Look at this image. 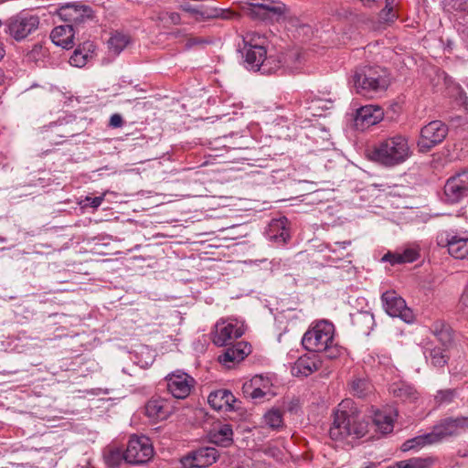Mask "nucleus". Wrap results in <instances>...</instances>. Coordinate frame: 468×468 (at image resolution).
I'll return each instance as SVG.
<instances>
[{
    "label": "nucleus",
    "mask_w": 468,
    "mask_h": 468,
    "mask_svg": "<svg viewBox=\"0 0 468 468\" xmlns=\"http://www.w3.org/2000/svg\"><path fill=\"white\" fill-rule=\"evenodd\" d=\"M214 16H216V15L212 11L207 9H197V11H195L194 19L197 21H202Z\"/></svg>",
    "instance_id": "c03bdc74"
},
{
    "label": "nucleus",
    "mask_w": 468,
    "mask_h": 468,
    "mask_svg": "<svg viewBox=\"0 0 468 468\" xmlns=\"http://www.w3.org/2000/svg\"><path fill=\"white\" fill-rule=\"evenodd\" d=\"M167 389L176 399H184L187 398L195 386V379L182 370H176L165 378Z\"/></svg>",
    "instance_id": "f8f14e48"
},
{
    "label": "nucleus",
    "mask_w": 468,
    "mask_h": 468,
    "mask_svg": "<svg viewBox=\"0 0 468 468\" xmlns=\"http://www.w3.org/2000/svg\"><path fill=\"white\" fill-rule=\"evenodd\" d=\"M52 42L63 48H71L74 45V28L72 25H62L56 27L50 34Z\"/></svg>",
    "instance_id": "393cba45"
},
{
    "label": "nucleus",
    "mask_w": 468,
    "mask_h": 468,
    "mask_svg": "<svg viewBox=\"0 0 468 468\" xmlns=\"http://www.w3.org/2000/svg\"><path fill=\"white\" fill-rule=\"evenodd\" d=\"M371 390L370 383L365 378H356L351 382V391L355 396L363 398Z\"/></svg>",
    "instance_id": "ea45409f"
},
{
    "label": "nucleus",
    "mask_w": 468,
    "mask_h": 468,
    "mask_svg": "<svg viewBox=\"0 0 468 468\" xmlns=\"http://www.w3.org/2000/svg\"><path fill=\"white\" fill-rule=\"evenodd\" d=\"M219 457L214 447H200L183 456L180 463L184 468H205L215 463Z\"/></svg>",
    "instance_id": "9b49d317"
},
{
    "label": "nucleus",
    "mask_w": 468,
    "mask_h": 468,
    "mask_svg": "<svg viewBox=\"0 0 468 468\" xmlns=\"http://www.w3.org/2000/svg\"><path fill=\"white\" fill-rule=\"evenodd\" d=\"M131 38L128 35L115 31L108 40V48L114 55H119L130 43Z\"/></svg>",
    "instance_id": "c9c22d12"
},
{
    "label": "nucleus",
    "mask_w": 468,
    "mask_h": 468,
    "mask_svg": "<svg viewBox=\"0 0 468 468\" xmlns=\"http://www.w3.org/2000/svg\"><path fill=\"white\" fill-rule=\"evenodd\" d=\"M110 125L114 128L121 127L122 125V116L117 113L112 115L110 119Z\"/></svg>",
    "instance_id": "49530a36"
},
{
    "label": "nucleus",
    "mask_w": 468,
    "mask_h": 468,
    "mask_svg": "<svg viewBox=\"0 0 468 468\" xmlns=\"http://www.w3.org/2000/svg\"><path fill=\"white\" fill-rule=\"evenodd\" d=\"M449 254L458 260H468V234H449L446 239Z\"/></svg>",
    "instance_id": "aec40b11"
},
{
    "label": "nucleus",
    "mask_w": 468,
    "mask_h": 468,
    "mask_svg": "<svg viewBox=\"0 0 468 468\" xmlns=\"http://www.w3.org/2000/svg\"><path fill=\"white\" fill-rule=\"evenodd\" d=\"M250 353V346L245 342H239L232 347H229L218 356V361L230 367V363L242 361Z\"/></svg>",
    "instance_id": "b1692460"
},
{
    "label": "nucleus",
    "mask_w": 468,
    "mask_h": 468,
    "mask_svg": "<svg viewBox=\"0 0 468 468\" xmlns=\"http://www.w3.org/2000/svg\"><path fill=\"white\" fill-rule=\"evenodd\" d=\"M254 7L259 10L266 11L273 16H283L285 15L287 8L286 5L281 2L273 0H266L253 5Z\"/></svg>",
    "instance_id": "e433bc0d"
},
{
    "label": "nucleus",
    "mask_w": 468,
    "mask_h": 468,
    "mask_svg": "<svg viewBox=\"0 0 468 468\" xmlns=\"http://www.w3.org/2000/svg\"><path fill=\"white\" fill-rule=\"evenodd\" d=\"M191 16L192 17L194 18V16H195V11H197V8H192V7H189V8H186V9Z\"/></svg>",
    "instance_id": "864d4df0"
},
{
    "label": "nucleus",
    "mask_w": 468,
    "mask_h": 468,
    "mask_svg": "<svg viewBox=\"0 0 468 468\" xmlns=\"http://www.w3.org/2000/svg\"><path fill=\"white\" fill-rule=\"evenodd\" d=\"M352 322L357 330L364 335H369L375 325L373 314L367 311L357 312L352 314Z\"/></svg>",
    "instance_id": "2f4dec72"
},
{
    "label": "nucleus",
    "mask_w": 468,
    "mask_h": 468,
    "mask_svg": "<svg viewBox=\"0 0 468 468\" xmlns=\"http://www.w3.org/2000/svg\"><path fill=\"white\" fill-rule=\"evenodd\" d=\"M207 43H208V41H207V40H205L203 38L193 37V38L188 39V41L186 43V46H187V48H191V47L196 46V45L207 44Z\"/></svg>",
    "instance_id": "de8ad7c7"
},
{
    "label": "nucleus",
    "mask_w": 468,
    "mask_h": 468,
    "mask_svg": "<svg viewBox=\"0 0 468 468\" xmlns=\"http://www.w3.org/2000/svg\"><path fill=\"white\" fill-rule=\"evenodd\" d=\"M381 302L386 313L392 317H399L407 324L414 321V314L406 304L405 300L395 291H387L381 295Z\"/></svg>",
    "instance_id": "9d476101"
},
{
    "label": "nucleus",
    "mask_w": 468,
    "mask_h": 468,
    "mask_svg": "<svg viewBox=\"0 0 468 468\" xmlns=\"http://www.w3.org/2000/svg\"><path fill=\"white\" fill-rule=\"evenodd\" d=\"M411 154L409 138L402 134H395L377 144L369 157L384 166L394 167L406 162Z\"/></svg>",
    "instance_id": "f03ea898"
},
{
    "label": "nucleus",
    "mask_w": 468,
    "mask_h": 468,
    "mask_svg": "<svg viewBox=\"0 0 468 468\" xmlns=\"http://www.w3.org/2000/svg\"><path fill=\"white\" fill-rule=\"evenodd\" d=\"M171 412L172 407L169 401L160 397L152 398L145 405V414L154 421L167 419Z\"/></svg>",
    "instance_id": "6ab92c4d"
},
{
    "label": "nucleus",
    "mask_w": 468,
    "mask_h": 468,
    "mask_svg": "<svg viewBox=\"0 0 468 468\" xmlns=\"http://www.w3.org/2000/svg\"><path fill=\"white\" fill-rule=\"evenodd\" d=\"M104 197L105 194H102L101 196L95 197H86L84 200L85 203L83 204V206L97 208L101 205L102 201L104 200Z\"/></svg>",
    "instance_id": "37998d69"
},
{
    "label": "nucleus",
    "mask_w": 468,
    "mask_h": 468,
    "mask_svg": "<svg viewBox=\"0 0 468 468\" xmlns=\"http://www.w3.org/2000/svg\"><path fill=\"white\" fill-rule=\"evenodd\" d=\"M460 7L461 9L468 12V0H463L462 3L460 4Z\"/></svg>",
    "instance_id": "8fccbe9b"
},
{
    "label": "nucleus",
    "mask_w": 468,
    "mask_h": 468,
    "mask_svg": "<svg viewBox=\"0 0 468 468\" xmlns=\"http://www.w3.org/2000/svg\"><path fill=\"white\" fill-rule=\"evenodd\" d=\"M286 224L287 218L284 217L272 219L266 231L268 239L278 244H284L289 239V231L286 228Z\"/></svg>",
    "instance_id": "a878e982"
},
{
    "label": "nucleus",
    "mask_w": 468,
    "mask_h": 468,
    "mask_svg": "<svg viewBox=\"0 0 468 468\" xmlns=\"http://www.w3.org/2000/svg\"><path fill=\"white\" fill-rule=\"evenodd\" d=\"M435 442H438V439L436 437L434 430H432L431 432L418 435L414 438L407 440L402 443L401 450L403 452L417 450L422 448L423 446L430 445Z\"/></svg>",
    "instance_id": "cd10ccee"
},
{
    "label": "nucleus",
    "mask_w": 468,
    "mask_h": 468,
    "mask_svg": "<svg viewBox=\"0 0 468 468\" xmlns=\"http://www.w3.org/2000/svg\"><path fill=\"white\" fill-rule=\"evenodd\" d=\"M243 392L253 399H261L271 393V382L261 375L254 376L243 385Z\"/></svg>",
    "instance_id": "a211bd4d"
},
{
    "label": "nucleus",
    "mask_w": 468,
    "mask_h": 468,
    "mask_svg": "<svg viewBox=\"0 0 468 468\" xmlns=\"http://www.w3.org/2000/svg\"><path fill=\"white\" fill-rule=\"evenodd\" d=\"M458 31L463 38L468 40V16L463 17V21L459 22Z\"/></svg>",
    "instance_id": "a18cd8bd"
},
{
    "label": "nucleus",
    "mask_w": 468,
    "mask_h": 468,
    "mask_svg": "<svg viewBox=\"0 0 468 468\" xmlns=\"http://www.w3.org/2000/svg\"><path fill=\"white\" fill-rule=\"evenodd\" d=\"M321 366V361L316 356H300L292 367V374L295 377H308L317 371Z\"/></svg>",
    "instance_id": "5701e85b"
},
{
    "label": "nucleus",
    "mask_w": 468,
    "mask_h": 468,
    "mask_svg": "<svg viewBox=\"0 0 468 468\" xmlns=\"http://www.w3.org/2000/svg\"><path fill=\"white\" fill-rule=\"evenodd\" d=\"M445 200L458 203L468 196V170H463L451 176L444 186Z\"/></svg>",
    "instance_id": "ddd939ff"
},
{
    "label": "nucleus",
    "mask_w": 468,
    "mask_h": 468,
    "mask_svg": "<svg viewBox=\"0 0 468 468\" xmlns=\"http://www.w3.org/2000/svg\"><path fill=\"white\" fill-rule=\"evenodd\" d=\"M4 80H5L4 70L2 69H0V85L3 84Z\"/></svg>",
    "instance_id": "6e6d98bb"
},
{
    "label": "nucleus",
    "mask_w": 468,
    "mask_h": 468,
    "mask_svg": "<svg viewBox=\"0 0 468 468\" xmlns=\"http://www.w3.org/2000/svg\"><path fill=\"white\" fill-rule=\"evenodd\" d=\"M379 16L384 22H393L397 18V15L393 10V4H386L385 8L380 12Z\"/></svg>",
    "instance_id": "79ce46f5"
},
{
    "label": "nucleus",
    "mask_w": 468,
    "mask_h": 468,
    "mask_svg": "<svg viewBox=\"0 0 468 468\" xmlns=\"http://www.w3.org/2000/svg\"><path fill=\"white\" fill-rule=\"evenodd\" d=\"M207 401L216 410L230 411L235 409L234 403L237 400L229 390L218 389L209 394Z\"/></svg>",
    "instance_id": "4be33fe9"
},
{
    "label": "nucleus",
    "mask_w": 468,
    "mask_h": 468,
    "mask_svg": "<svg viewBox=\"0 0 468 468\" xmlns=\"http://www.w3.org/2000/svg\"><path fill=\"white\" fill-rule=\"evenodd\" d=\"M367 432V423L362 420L351 400H343L335 412L329 437L335 441L352 444Z\"/></svg>",
    "instance_id": "f257e3e1"
},
{
    "label": "nucleus",
    "mask_w": 468,
    "mask_h": 468,
    "mask_svg": "<svg viewBox=\"0 0 468 468\" xmlns=\"http://www.w3.org/2000/svg\"><path fill=\"white\" fill-rule=\"evenodd\" d=\"M106 464L111 468L118 467L122 462L126 463V451L119 448L110 449L104 455Z\"/></svg>",
    "instance_id": "58836bf2"
},
{
    "label": "nucleus",
    "mask_w": 468,
    "mask_h": 468,
    "mask_svg": "<svg viewBox=\"0 0 468 468\" xmlns=\"http://www.w3.org/2000/svg\"><path fill=\"white\" fill-rule=\"evenodd\" d=\"M243 42L247 68L261 70L264 74L272 73L275 58L267 57L265 38L256 32H250L244 36Z\"/></svg>",
    "instance_id": "39448f33"
},
{
    "label": "nucleus",
    "mask_w": 468,
    "mask_h": 468,
    "mask_svg": "<svg viewBox=\"0 0 468 468\" xmlns=\"http://www.w3.org/2000/svg\"><path fill=\"white\" fill-rule=\"evenodd\" d=\"M262 423L272 431H280L283 428V411L277 408L268 410L262 416Z\"/></svg>",
    "instance_id": "473e14b6"
},
{
    "label": "nucleus",
    "mask_w": 468,
    "mask_h": 468,
    "mask_svg": "<svg viewBox=\"0 0 468 468\" xmlns=\"http://www.w3.org/2000/svg\"><path fill=\"white\" fill-rule=\"evenodd\" d=\"M384 117V111L378 105L368 104L360 107L356 113L355 124L359 129H366L378 123Z\"/></svg>",
    "instance_id": "f3484780"
},
{
    "label": "nucleus",
    "mask_w": 468,
    "mask_h": 468,
    "mask_svg": "<svg viewBox=\"0 0 468 468\" xmlns=\"http://www.w3.org/2000/svg\"><path fill=\"white\" fill-rule=\"evenodd\" d=\"M93 49L94 46L91 42H85L82 48L75 49L69 58V64L77 68L84 67L92 57Z\"/></svg>",
    "instance_id": "c756f323"
},
{
    "label": "nucleus",
    "mask_w": 468,
    "mask_h": 468,
    "mask_svg": "<svg viewBox=\"0 0 468 468\" xmlns=\"http://www.w3.org/2000/svg\"><path fill=\"white\" fill-rule=\"evenodd\" d=\"M419 251L415 248H408L402 253L388 252L382 258L383 261H388L391 265L413 262L419 258Z\"/></svg>",
    "instance_id": "7c9ffc66"
},
{
    "label": "nucleus",
    "mask_w": 468,
    "mask_h": 468,
    "mask_svg": "<svg viewBox=\"0 0 468 468\" xmlns=\"http://www.w3.org/2000/svg\"><path fill=\"white\" fill-rule=\"evenodd\" d=\"M244 334V325L241 321L233 318L220 319L215 324L212 333V341L218 346L232 344Z\"/></svg>",
    "instance_id": "6e6552de"
},
{
    "label": "nucleus",
    "mask_w": 468,
    "mask_h": 468,
    "mask_svg": "<svg viewBox=\"0 0 468 468\" xmlns=\"http://www.w3.org/2000/svg\"><path fill=\"white\" fill-rule=\"evenodd\" d=\"M335 245L339 246L342 249H346L347 246L350 245V241L336 242Z\"/></svg>",
    "instance_id": "3c124183"
},
{
    "label": "nucleus",
    "mask_w": 468,
    "mask_h": 468,
    "mask_svg": "<svg viewBox=\"0 0 468 468\" xmlns=\"http://www.w3.org/2000/svg\"><path fill=\"white\" fill-rule=\"evenodd\" d=\"M366 5H370V4L375 3L377 0H360Z\"/></svg>",
    "instance_id": "4d7b16f0"
},
{
    "label": "nucleus",
    "mask_w": 468,
    "mask_h": 468,
    "mask_svg": "<svg viewBox=\"0 0 468 468\" xmlns=\"http://www.w3.org/2000/svg\"><path fill=\"white\" fill-rule=\"evenodd\" d=\"M434 463L435 459L432 457H417L396 462L387 468H431Z\"/></svg>",
    "instance_id": "f704fd0d"
},
{
    "label": "nucleus",
    "mask_w": 468,
    "mask_h": 468,
    "mask_svg": "<svg viewBox=\"0 0 468 468\" xmlns=\"http://www.w3.org/2000/svg\"><path fill=\"white\" fill-rule=\"evenodd\" d=\"M305 64V58L298 50H290L282 57L275 58L273 61L272 73L277 72L279 69H282L289 73H299L303 70Z\"/></svg>",
    "instance_id": "4468645a"
},
{
    "label": "nucleus",
    "mask_w": 468,
    "mask_h": 468,
    "mask_svg": "<svg viewBox=\"0 0 468 468\" xmlns=\"http://www.w3.org/2000/svg\"><path fill=\"white\" fill-rule=\"evenodd\" d=\"M378 464L375 463H368L367 465H365L363 468H377Z\"/></svg>",
    "instance_id": "5fc2aeb1"
},
{
    "label": "nucleus",
    "mask_w": 468,
    "mask_h": 468,
    "mask_svg": "<svg viewBox=\"0 0 468 468\" xmlns=\"http://www.w3.org/2000/svg\"><path fill=\"white\" fill-rule=\"evenodd\" d=\"M456 396L455 389L439 390L435 396V400L439 404L450 403Z\"/></svg>",
    "instance_id": "a19ab883"
},
{
    "label": "nucleus",
    "mask_w": 468,
    "mask_h": 468,
    "mask_svg": "<svg viewBox=\"0 0 468 468\" xmlns=\"http://www.w3.org/2000/svg\"><path fill=\"white\" fill-rule=\"evenodd\" d=\"M154 456V447L146 436H131L126 449V463L143 464Z\"/></svg>",
    "instance_id": "1a4fd4ad"
},
{
    "label": "nucleus",
    "mask_w": 468,
    "mask_h": 468,
    "mask_svg": "<svg viewBox=\"0 0 468 468\" xmlns=\"http://www.w3.org/2000/svg\"><path fill=\"white\" fill-rule=\"evenodd\" d=\"M393 396L403 402L413 403L419 399L417 390L405 383H394L389 388Z\"/></svg>",
    "instance_id": "c85d7f7f"
},
{
    "label": "nucleus",
    "mask_w": 468,
    "mask_h": 468,
    "mask_svg": "<svg viewBox=\"0 0 468 468\" xmlns=\"http://www.w3.org/2000/svg\"><path fill=\"white\" fill-rule=\"evenodd\" d=\"M39 25V18L28 12H20L10 17L6 22V32L16 41L25 39L36 31Z\"/></svg>",
    "instance_id": "0eeeda50"
},
{
    "label": "nucleus",
    "mask_w": 468,
    "mask_h": 468,
    "mask_svg": "<svg viewBox=\"0 0 468 468\" xmlns=\"http://www.w3.org/2000/svg\"><path fill=\"white\" fill-rule=\"evenodd\" d=\"M397 416V410L393 407H384L381 410L374 411L373 422L378 431L383 434H388L393 431L394 421Z\"/></svg>",
    "instance_id": "412c9836"
},
{
    "label": "nucleus",
    "mask_w": 468,
    "mask_h": 468,
    "mask_svg": "<svg viewBox=\"0 0 468 468\" xmlns=\"http://www.w3.org/2000/svg\"><path fill=\"white\" fill-rule=\"evenodd\" d=\"M209 441L218 445L227 447L233 441V430L229 424H221L218 428L213 429L209 432Z\"/></svg>",
    "instance_id": "bb28decb"
},
{
    "label": "nucleus",
    "mask_w": 468,
    "mask_h": 468,
    "mask_svg": "<svg viewBox=\"0 0 468 468\" xmlns=\"http://www.w3.org/2000/svg\"><path fill=\"white\" fill-rule=\"evenodd\" d=\"M427 360H431V364L437 367H441L447 363L448 356L445 350L441 347H435L424 352Z\"/></svg>",
    "instance_id": "4c0bfd02"
},
{
    "label": "nucleus",
    "mask_w": 468,
    "mask_h": 468,
    "mask_svg": "<svg viewBox=\"0 0 468 468\" xmlns=\"http://www.w3.org/2000/svg\"><path fill=\"white\" fill-rule=\"evenodd\" d=\"M448 126L440 120H434L424 125L420 132L417 146L421 153H427L441 144L448 134Z\"/></svg>",
    "instance_id": "423d86ee"
},
{
    "label": "nucleus",
    "mask_w": 468,
    "mask_h": 468,
    "mask_svg": "<svg viewBox=\"0 0 468 468\" xmlns=\"http://www.w3.org/2000/svg\"><path fill=\"white\" fill-rule=\"evenodd\" d=\"M350 84L357 94L374 97L388 89L389 80L385 69L366 66L354 72Z\"/></svg>",
    "instance_id": "20e7f679"
},
{
    "label": "nucleus",
    "mask_w": 468,
    "mask_h": 468,
    "mask_svg": "<svg viewBox=\"0 0 468 468\" xmlns=\"http://www.w3.org/2000/svg\"><path fill=\"white\" fill-rule=\"evenodd\" d=\"M59 16L74 28V27L91 19L93 12L90 6L85 5H67L60 8Z\"/></svg>",
    "instance_id": "dca6fc26"
},
{
    "label": "nucleus",
    "mask_w": 468,
    "mask_h": 468,
    "mask_svg": "<svg viewBox=\"0 0 468 468\" xmlns=\"http://www.w3.org/2000/svg\"><path fill=\"white\" fill-rule=\"evenodd\" d=\"M303 347L311 352H325L329 358L337 357L340 349L335 342V326L328 321H319L302 338Z\"/></svg>",
    "instance_id": "7ed1b4c3"
},
{
    "label": "nucleus",
    "mask_w": 468,
    "mask_h": 468,
    "mask_svg": "<svg viewBox=\"0 0 468 468\" xmlns=\"http://www.w3.org/2000/svg\"><path fill=\"white\" fill-rule=\"evenodd\" d=\"M168 18L170 20V22L174 25H178L180 24L181 22V16L178 13L176 12H172L168 15Z\"/></svg>",
    "instance_id": "09e8293b"
},
{
    "label": "nucleus",
    "mask_w": 468,
    "mask_h": 468,
    "mask_svg": "<svg viewBox=\"0 0 468 468\" xmlns=\"http://www.w3.org/2000/svg\"><path fill=\"white\" fill-rule=\"evenodd\" d=\"M5 53V48H4V44L0 40V60L4 58Z\"/></svg>",
    "instance_id": "603ef678"
},
{
    "label": "nucleus",
    "mask_w": 468,
    "mask_h": 468,
    "mask_svg": "<svg viewBox=\"0 0 468 468\" xmlns=\"http://www.w3.org/2000/svg\"><path fill=\"white\" fill-rule=\"evenodd\" d=\"M432 335L440 341L442 346H447L452 341V332L451 327L443 321H435L431 326Z\"/></svg>",
    "instance_id": "72a5a7b5"
},
{
    "label": "nucleus",
    "mask_w": 468,
    "mask_h": 468,
    "mask_svg": "<svg viewBox=\"0 0 468 468\" xmlns=\"http://www.w3.org/2000/svg\"><path fill=\"white\" fill-rule=\"evenodd\" d=\"M438 441L468 431V417L447 418L433 427Z\"/></svg>",
    "instance_id": "2eb2a0df"
},
{
    "label": "nucleus",
    "mask_w": 468,
    "mask_h": 468,
    "mask_svg": "<svg viewBox=\"0 0 468 468\" xmlns=\"http://www.w3.org/2000/svg\"><path fill=\"white\" fill-rule=\"evenodd\" d=\"M394 0H386V4H393Z\"/></svg>",
    "instance_id": "13d9d810"
}]
</instances>
